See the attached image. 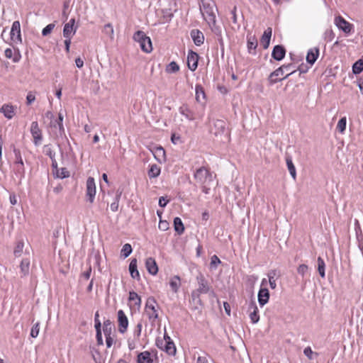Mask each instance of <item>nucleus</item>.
Instances as JSON below:
<instances>
[{
    "label": "nucleus",
    "instance_id": "79ce46f5",
    "mask_svg": "<svg viewBox=\"0 0 363 363\" xmlns=\"http://www.w3.org/2000/svg\"><path fill=\"white\" fill-rule=\"evenodd\" d=\"M179 70V66L175 62H171L165 69L167 73H175Z\"/></svg>",
    "mask_w": 363,
    "mask_h": 363
},
{
    "label": "nucleus",
    "instance_id": "2f4dec72",
    "mask_svg": "<svg viewBox=\"0 0 363 363\" xmlns=\"http://www.w3.org/2000/svg\"><path fill=\"white\" fill-rule=\"evenodd\" d=\"M286 165H287V167H288V169H289V172L291 176L292 177V178L294 179H296V168H295V166L294 165L291 158L289 157H287L286 158Z\"/></svg>",
    "mask_w": 363,
    "mask_h": 363
},
{
    "label": "nucleus",
    "instance_id": "de8ad7c7",
    "mask_svg": "<svg viewBox=\"0 0 363 363\" xmlns=\"http://www.w3.org/2000/svg\"><path fill=\"white\" fill-rule=\"evenodd\" d=\"M56 175L57 177L63 179L69 176V172L66 168L57 169Z\"/></svg>",
    "mask_w": 363,
    "mask_h": 363
},
{
    "label": "nucleus",
    "instance_id": "cd10ccee",
    "mask_svg": "<svg viewBox=\"0 0 363 363\" xmlns=\"http://www.w3.org/2000/svg\"><path fill=\"white\" fill-rule=\"evenodd\" d=\"M138 363H152V359L149 352L145 351L138 355Z\"/></svg>",
    "mask_w": 363,
    "mask_h": 363
},
{
    "label": "nucleus",
    "instance_id": "f704fd0d",
    "mask_svg": "<svg viewBox=\"0 0 363 363\" xmlns=\"http://www.w3.org/2000/svg\"><path fill=\"white\" fill-rule=\"evenodd\" d=\"M129 300L130 301H133L134 305L137 307H140L141 305V298L138 296V294L135 291H130L129 292Z\"/></svg>",
    "mask_w": 363,
    "mask_h": 363
},
{
    "label": "nucleus",
    "instance_id": "58836bf2",
    "mask_svg": "<svg viewBox=\"0 0 363 363\" xmlns=\"http://www.w3.org/2000/svg\"><path fill=\"white\" fill-rule=\"evenodd\" d=\"M103 32L111 40L113 39L114 30L113 26L111 23H107L104 26Z\"/></svg>",
    "mask_w": 363,
    "mask_h": 363
},
{
    "label": "nucleus",
    "instance_id": "9b49d317",
    "mask_svg": "<svg viewBox=\"0 0 363 363\" xmlns=\"http://www.w3.org/2000/svg\"><path fill=\"white\" fill-rule=\"evenodd\" d=\"M335 26L345 33H350L352 30V25L339 16L335 18Z\"/></svg>",
    "mask_w": 363,
    "mask_h": 363
},
{
    "label": "nucleus",
    "instance_id": "37998d69",
    "mask_svg": "<svg viewBox=\"0 0 363 363\" xmlns=\"http://www.w3.org/2000/svg\"><path fill=\"white\" fill-rule=\"evenodd\" d=\"M347 119L346 117H342L340 118L337 124L336 128L337 130L343 133L346 129Z\"/></svg>",
    "mask_w": 363,
    "mask_h": 363
},
{
    "label": "nucleus",
    "instance_id": "338daca9",
    "mask_svg": "<svg viewBox=\"0 0 363 363\" xmlns=\"http://www.w3.org/2000/svg\"><path fill=\"white\" fill-rule=\"evenodd\" d=\"M168 200H167L164 196H162L159 199V205L161 207H164L168 203Z\"/></svg>",
    "mask_w": 363,
    "mask_h": 363
},
{
    "label": "nucleus",
    "instance_id": "e433bc0d",
    "mask_svg": "<svg viewBox=\"0 0 363 363\" xmlns=\"http://www.w3.org/2000/svg\"><path fill=\"white\" fill-rule=\"evenodd\" d=\"M317 262H318V271L319 272V274H320V276L322 278H324L325 276V262H324V260L320 257H318Z\"/></svg>",
    "mask_w": 363,
    "mask_h": 363
},
{
    "label": "nucleus",
    "instance_id": "0eeeda50",
    "mask_svg": "<svg viewBox=\"0 0 363 363\" xmlns=\"http://www.w3.org/2000/svg\"><path fill=\"white\" fill-rule=\"evenodd\" d=\"M30 133L33 137V141L35 146H39L41 145L43 141V134L42 130L39 128L38 123L37 121H33L30 125Z\"/></svg>",
    "mask_w": 363,
    "mask_h": 363
},
{
    "label": "nucleus",
    "instance_id": "0e129e2a",
    "mask_svg": "<svg viewBox=\"0 0 363 363\" xmlns=\"http://www.w3.org/2000/svg\"><path fill=\"white\" fill-rule=\"evenodd\" d=\"M113 338L111 336L106 337V344L107 347H111L113 344Z\"/></svg>",
    "mask_w": 363,
    "mask_h": 363
},
{
    "label": "nucleus",
    "instance_id": "9d476101",
    "mask_svg": "<svg viewBox=\"0 0 363 363\" xmlns=\"http://www.w3.org/2000/svg\"><path fill=\"white\" fill-rule=\"evenodd\" d=\"M75 24V19L71 18L69 22L65 24L63 28V36L65 38H72L77 30V26Z\"/></svg>",
    "mask_w": 363,
    "mask_h": 363
},
{
    "label": "nucleus",
    "instance_id": "c03bdc74",
    "mask_svg": "<svg viewBox=\"0 0 363 363\" xmlns=\"http://www.w3.org/2000/svg\"><path fill=\"white\" fill-rule=\"evenodd\" d=\"M303 354L308 358V359L310 360H312L315 357H318V353L313 352L311 347H306L304 350H303Z\"/></svg>",
    "mask_w": 363,
    "mask_h": 363
},
{
    "label": "nucleus",
    "instance_id": "412c9836",
    "mask_svg": "<svg viewBox=\"0 0 363 363\" xmlns=\"http://www.w3.org/2000/svg\"><path fill=\"white\" fill-rule=\"evenodd\" d=\"M191 36L195 43V45L199 46L203 43L204 35L199 30H192L191 32Z\"/></svg>",
    "mask_w": 363,
    "mask_h": 363
},
{
    "label": "nucleus",
    "instance_id": "6e6552de",
    "mask_svg": "<svg viewBox=\"0 0 363 363\" xmlns=\"http://www.w3.org/2000/svg\"><path fill=\"white\" fill-rule=\"evenodd\" d=\"M196 279L199 287L196 291L193 292L192 295L199 296L201 294H207L209 291V286L204 277L200 274Z\"/></svg>",
    "mask_w": 363,
    "mask_h": 363
},
{
    "label": "nucleus",
    "instance_id": "3c124183",
    "mask_svg": "<svg viewBox=\"0 0 363 363\" xmlns=\"http://www.w3.org/2000/svg\"><path fill=\"white\" fill-rule=\"evenodd\" d=\"M40 330V324L39 323H36L31 328L30 336L32 337H37L39 334Z\"/></svg>",
    "mask_w": 363,
    "mask_h": 363
},
{
    "label": "nucleus",
    "instance_id": "423d86ee",
    "mask_svg": "<svg viewBox=\"0 0 363 363\" xmlns=\"http://www.w3.org/2000/svg\"><path fill=\"white\" fill-rule=\"evenodd\" d=\"M96 192V184L93 177H89L86 182V196L87 201L92 203Z\"/></svg>",
    "mask_w": 363,
    "mask_h": 363
},
{
    "label": "nucleus",
    "instance_id": "864d4df0",
    "mask_svg": "<svg viewBox=\"0 0 363 363\" xmlns=\"http://www.w3.org/2000/svg\"><path fill=\"white\" fill-rule=\"evenodd\" d=\"M308 271V267L306 264H301L298 266L297 269V272L299 274L302 276V277H304L305 274Z\"/></svg>",
    "mask_w": 363,
    "mask_h": 363
},
{
    "label": "nucleus",
    "instance_id": "09e8293b",
    "mask_svg": "<svg viewBox=\"0 0 363 363\" xmlns=\"http://www.w3.org/2000/svg\"><path fill=\"white\" fill-rule=\"evenodd\" d=\"M142 328H143V325L140 321L136 325V326L134 329V331H133V337H135V339H140V337L141 335V331H142Z\"/></svg>",
    "mask_w": 363,
    "mask_h": 363
},
{
    "label": "nucleus",
    "instance_id": "f257e3e1",
    "mask_svg": "<svg viewBox=\"0 0 363 363\" xmlns=\"http://www.w3.org/2000/svg\"><path fill=\"white\" fill-rule=\"evenodd\" d=\"M196 184L202 189L204 194H208L211 184L213 182V175L206 167H200L194 174Z\"/></svg>",
    "mask_w": 363,
    "mask_h": 363
},
{
    "label": "nucleus",
    "instance_id": "ea45409f",
    "mask_svg": "<svg viewBox=\"0 0 363 363\" xmlns=\"http://www.w3.org/2000/svg\"><path fill=\"white\" fill-rule=\"evenodd\" d=\"M201 99H205L204 91H203V88L201 87V86L196 85V99L197 101L201 102Z\"/></svg>",
    "mask_w": 363,
    "mask_h": 363
},
{
    "label": "nucleus",
    "instance_id": "b1692460",
    "mask_svg": "<svg viewBox=\"0 0 363 363\" xmlns=\"http://www.w3.org/2000/svg\"><path fill=\"white\" fill-rule=\"evenodd\" d=\"M137 264V259L135 258L133 259L129 264V271L132 278L139 279L140 273L138 270Z\"/></svg>",
    "mask_w": 363,
    "mask_h": 363
},
{
    "label": "nucleus",
    "instance_id": "c85d7f7f",
    "mask_svg": "<svg viewBox=\"0 0 363 363\" xmlns=\"http://www.w3.org/2000/svg\"><path fill=\"white\" fill-rule=\"evenodd\" d=\"M210 26L211 30L219 38L218 40L220 45H223V39L221 38V28L216 25V19L214 23H207Z\"/></svg>",
    "mask_w": 363,
    "mask_h": 363
},
{
    "label": "nucleus",
    "instance_id": "c756f323",
    "mask_svg": "<svg viewBox=\"0 0 363 363\" xmlns=\"http://www.w3.org/2000/svg\"><path fill=\"white\" fill-rule=\"evenodd\" d=\"M160 172H161V169L160 167L154 164H152L150 167V169L148 171V177L152 179V178H156L160 174Z\"/></svg>",
    "mask_w": 363,
    "mask_h": 363
},
{
    "label": "nucleus",
    "instance_id": "69168bd1",
    "mask_svg": "<svg viewBox=\"0 0 363 363\" xmlns=\"http://www.w3.org/2000/svg\"><path fill=\"white\" fill-rule=\"evenodd\" d=\"M71 38H65V50H66L67 52H69Z\"/></svg>",
    "mask_w": 363,
    "mask_h": 363
},
{
    "label": "nucleus",
    "instance_id": "7c9ffc66",
    "mask_svg": "<svg viewBox=\"0 0 363 363\" xmlns=\"http://www.w3.org/2000/svg\"><path fill=\"white\" fill-rule=\"evenodd\" d=\"M247 45L249 52H252V50H255L257 46V41L254 35H247Z\"/></svg>",
    "mask_w": 363,
    "mask_h": 363
},
{
    "label": "nucleus",
    "instance_id": "c9c22d12",
    "mask_svg": "<svg viewBox=\"0 0 363 363\" xmlns=\"http://www.w3.org/2000/svg\"><path fill=\"white\" fill-rule=\"evenodd\" d=\"M112 326L111 320H106L104 322L103 330L105 337L111 336Z\"/></svg>",
    "mask_w": 363,
    "mask_h": 363
},
{
    "label": "nucleus",
    "instance_id": "6ab92c4d",
    "mask_svg": "<svg viewBox=\"0 0 363 363\" xmlns=\"http://www.w3.org/2000/svg\"><path fill=\"white\" fill-rule=\"evenodd\" d=\"M0 112L8 118L11 119L15 115V107L10 104H4L0 109Z\"/></svg>",
    "mask_w": 363,
    "mask_h": 363
},
{
    "label": "nucleus",
    "instance_id": "680f3d73",
    "mask_svg": "<svg viewBox=\"0 0 363 363\" xmlns=\"http://www.w3.org/2000/svg\"><path fill=\"white\" fill-rule=\"evenodd\" d=\"M159 228L161 230L165 231L169 228V223L165 220H160L159 223Z\"/></svg>",
    "mask_w": 363,
    "mask_h": 363
},
{
    "label": "nucleus",
    "instance_id": "ddd939ff",
    "mask_svg": "<svg viewBox=\"0 0 363 363\" xmlns=\"http://www.w3.org/2000/svg\"><path fill=\"white\" fill-rule=\"evenodd\" d=\"M249 317L252 323H257L259 320V310L255 301H251L248 307Z\"/></svg>",
    "mask_w": 363,
    "mask_h": 363
},
{
    "label": "nucleus",
    "instance_id": "f03ea898",
    "mask_svg": "<svg viewBox=\"0 0 363 363\" xmlns=\"http://www.w3.org/2000/svg\"><path fill=\"white\" fill-rule=\"evenodd\" d=\"M200 10L204 20L207 23H214L216 19V5L213 0H201Z\"/></svg>",
    "mask_w": 363,
    "mask_h": 363
},
{
    "label": "nucleus",
    "instance_id": "f3484780",
    "mask_svg": "<svg viewBox=\"0 0 363 363\" xmlns=\"http://www.w3.org/2000/svg\"><path fill=\"white\" fill-rule=\"evenodd\" d=\"M272 30L271 28H267L260 39V43L264 49H267L269 45Z\"/></svg>",
    "mask_w": 363,
    "mask_h": 363
},
{
    "label": "nucleus",
    "instance_id": "473e14b6",
    "mask_svg": "<svg viewBox=\"0 0 363 363\" xmlns=\"http://www.w3.org/2000/svg\"><path fill=\"white\" fill-rule=\"evenodd\" d=\"M174 226L175 231L177 232L179 234H182L184 233V227L181 218H179V217H176L174 219Z\"/></svg>",
    "mask_w": 363,
    "mask_h": 363
},
{
    "label": "nucleus",
    "instance_id": "8fccbe9b",
    "mask_svg": "<svg viewBox=\"0 0 363 363\" xmlns=\"http://www.w3.org/2000/svg\"><path fill=\"white\" fill-rule=\"evenodd\" d=\"M23 250V242H18L14 249L13 253L16 257L21 256Z\"/></svg>",
    "mask_w": 363,
    "mask_h": 363
},
{
    "label": "nucleus",
    "instance_id": "5fc2aeb1",
    "mask_svg": "<svg viewBox=\"0 0 363 363\" xmlns=\"http://www.w3.org/2000/svg\"><path fill=\"white\" fill-rule=\"evenodd\" d=\"M138 340L139 339H135L134 337L133 339H129L128 340V346L130 350H133L137 347V342Z\"/></svg>",
    "mask_w": 363,
    "mask_h": 363
},
{
    "label": "nucleus",
    "instance_id": "774afa93",
    "mask_svg": "<svg viewBox=\"0 0 363 363\" xmlns=\"http://www.w3.org/2000/svg\"><path fill=\"white\" fill-rule=\"evenodd\" d=\"M196 363H209L206 356L199 357Z\"/></svg>",
    "mask_w": 363,
    "mask_h": 363
},
{
    "label": "nucleus",
    "instance_id": "4d7b16f0",
    "mask_svg": "<svg viewBox=\"0 0 363 363\" xmlns=\"http://www.w3.org/2000/svg\"><path fill=\"white\" fill-rule=\"evenodd\" d=\"M99 313L96 312L95 313V317H94L95 328H96V331L101 330V323L99 319Z\"/></svg>",
    "mask_w": 363,
    "mask_h": 363
},
{
    "label": "nucleus",
    "instance_id": "052dcab7",
    "mask_svg": "<svg viewBox=\"0 0 363 363\" xmlns=\"http://www.w3.org/2000/svg\"><path fill=\"white\" fill-rule=\"evenodd\" d=\"M220 263V260L216 255H213L211 257V265L212 267H216L217 265Z\"/></svg>",
    "mask_w": 363,
    "mask_h": 363
},
{
    "label": "nucleus",
    "instance_id": "f8f14e48",
    "mask_svg": "<svg viewBox=\"0 0 363 363\" xmlns=\"http://www.w3.org/2000/svg\"><path fill=\"white\" fill-rule=\"evenodd\" d=\"M11 38L14 43L21 42V25L18 21H14L12 24L11 29Z\"/></svg>",
    "mask_w": 363,
    "mask_h": 363
},
{
    "label": "nucleus",
    "instance_id": "6e6d98bb",
    "mask_svg": "<svg viewBox=\"0 0 363 363\" xmlns=\"http://www.w3.org/2000/svg\"><path fill=\"white\" fill-rule=\"evenodd\" d=\"M214 125H215L216 128H217L219 130V132H222L225 129V122L223 121L217 120L215 122Z\"/></svg>",
    "mask_w": 363,
    "mask_h": 363
},
{
    "label": "nucleus",
    "instance_id": "a18cd8bd",
    "mask_svg": "<svg viewBox=\"0 0 363 363\" xmlns=\"http://www.w3.org/2000/svg\"><path fill=\"white\" fill-rule=\"evenodd\" d=\"M324 40L327 42H331L335 38V33L332 29H327L323 33Z\"/></svg>",
    "mask_w": 363,
    "mask_h": 363
},
{
    "label": "nucleus",
    "instance_id": "72a5a7b5",
    "mask_svg": "<svg viewBox=\"0 0 363 363\" xmlns=\"http://www.w3.org/2000/svg\"><path fill=\"white\" fill-rule=\"evenodd\" d=\"M267 277L269 279V283L270 287L272 289H274L277 287V284H276L277 272H276V270L269 271L267 274Z\"/></svg>",
    "mask_w": 363,
    "mask_h": 363
},
{
    "label": "nucleus",
    "instance_id": "49530a36",
    "mask_svg": "<svg viewBox=\"0 0 363 363\" xmlns=\"http://www.w3.org/2000/svg\"><path fill=\"white\" fill-rule=\"evenodd\" d=\"M131 252H132L131 245L130 244H128V243L125 244L123 246V248L121 250V255L124 257H128L130 255Z\"/></svg>",
    "mask_w": 363,
    "mask_h": 363
},
{
    "label": "nucleus",
    "instance_id": "a211bd4d",
    "mask_svg": "<svg viewBox=\"0 0 363 363\" xmlns=\"http://www.w3.org/2000/svg\"><path fill=\"white\" fill-rule=\"evenodd\" d=\"M285 54V48L283 46L278 45L274 47L272 56L274 60L280 61L284 57Z\"/></svg>",
    "mask_w": 363,
    "mask_h": 363
},
{
    "label": "nucleus",
    "instance_id": "aec40b11",
    "mask_svg": "<svg viewBox=\"0 0 363 363\" xmlns=\"http://www.w3.org/2000/svg\"><path fill=\"white\" fill-rule=\"evenodd\" d=\"M319 55V49L318 48H313L308 51L306 55V62L311 65L315 63Z\"/></svg>",
    "mask_w": 363,
    "mask_h": 363
},
{
    "label": "nucleus",
    "instance_id": "a19ab883",
    "mask_svg": "<svg viewBox=\"0 0 363 363\" xmlns=\"http://www.w3.org/2000/svg\"><path fill=\"white\" fill-rule=\"evenodd\" d=\"M363 70V60H357L352 66V72L354 74H359Z\"/></svg>",
    "mask_w": 363,
    "mask_h": 363
},
{
    "label": "nucleus",
    "instance_id": "7ed1b4c3",
    "mask_svg": "<svg viewBox=\"0 0 363 363\" xmlns=\"http://www.w3.org/2000/svg\"><path fill=\"white\" fill-rule=\"evenodd\" d=\"M158 308L159 306L155 298L149 297L146 301L145 313L152 325L158 319Z\"/></svg>",
    "mask_w": 363,
    "mask_h": 363
},
{
    "label": "nucleus",
    "instance_id": "603ef678",
    "mask_svg": "<svg viewBox=\"0 0 363 363\" xmlns=\"http://www.w3.org/2000/svg\"><path fill=\"white\" fill-rule=\"evenodd\" d=\"M55 28V24L54 23H50L48 24V26H46L42 30V35L43 36H46L48 35H49L52 30L54 29Z\"/></svg>",
    "mask_w": 363,
    "mask_h": 363
},
{
    "label": "nucleus",
    "instance_id": "bf43d9fd",
    "mask_svg": "<svg viewBox=\"0 0 363 363\" xmlns=\"http://www.w3.org/2000/svg\"><path fill=\"white\" fill-rule=\"evenodd\" d=\"M35 100V96L32 92H28L26 96V103L28 105L31 104Z\"/></svg>",
    "mask_w": 363,
    "mask_h": 363
},
{
    "label": "nucleus",
    "instance_id": "393cba45",
    "mask_svg": "<svg viewBox=\"0 0 363 363\" xmlns=\"http://www.w3.org/2000/svg\"><path fill=\"white\" fill-rule=\"evenodd\" d=\"M30 271V259H23L20 264V272L22 277L28 275Z\"/></svg>",
    "mask_w": 363,
    "mask_h": 363
},
{
    "label": "nucleus",
    "instance_id": "4468645a",
    "mask_svg": "<svg viewBox=\"0 0 363 363\" xmlns=\"http://www.w3.org/2000/svg\"><path fill=\"white\" fill-rule=\"evenodd\" d=\"M199 55L197 53L189 51L187 56V65L189 69L194 71L198 67Z\"/></svg>",
    "mask_w": 363,
    "mask_h": 363
},
{
    "label": "nucleus",
    "instance_id": "1a4fd4ad",
    "mask_svg": "<svg viewBox=\"0 0 363 363\" xmlns=\"http://www.w3.org/2000/svg\"><path fill=\"white\" fill-rule=\"evenodd\" d=\"M118 331L123 334L127 331L128 326V320L123 310H119L117 313Z\"/></svg>",
    "mask_w": 363,
    "mask_h": 363
},
{
    "label": "nucleus",
    "instance_id": "39448f33",
    "mask_svg": "<svg viewBox=\"0 0 363 363\" xmlns=\"http://www.w3.org/2000/svg\"><path fill=\"white\" fill-rule=\"evenodd\" d=\"M135 41L139 43L143 51L149 53L152 50V42L143 31L138 30L133 35Z\"/></svg>",
    "mask_w": 363,
    "mask_h": 363
},
{
    "label": "nucleus",
    "instance_id": "e2e57ef3",
    "mask_svg": "<svg viewBox=\"0 0 363 363\" xmlns=\"http://www.w3.org/2000/svg\"><path fill=\"white\" fill-rule=\"evenodd\" d=\"M180 139L181 138L179 135H177L174 133L172 135L171 140L174 145L178 144L180 142Z\"/></svg>",
    "mask_w": 363,
    "mask_h": 363
},
{
    "label": "nucleus",
    "instance_id": "13d9d810",
    "mask_svg": "<svg viewBox=\"0 0 363 363\" xmlns=\"http://www.w3.org/2000/svg\"><path fill=\"white\" fill-rule=\"evenodd\" d=\"M17 161L16 162V165L18 166V170L21 171V169L23 170V162L20 155H16Z\"/></svg>",
    "mask_w": 363,
    "mask_h": 363
},
{
    "label": "nucleus",
    "instance_id": "4be33fe9",
    "mask_svg": "<svg viewBox=\"0 0 363 363\" xmlns=\"http://www.w3.org/2000/svg\"><path fill=\"white\" fill-rule=\"evenodd\" d=\"M179 113L189 121L196 119L194 113L186 105H183L179 108Z\"/></svg>",
    "mask_w": 363,
    "mask_h": 363
},
{
    "label": "nucleus",
    "instance_id": "20e7f679",
    "mask_svg": "<svg viewBox=\"0 0 363 363\" xmlns=\"http://www.w3.org/2000/svg\"><path fill=\"white\" fill-rule=\"evenodd\" d=\"M292 65L289 64L287 65H283L272 73L269 76V80L272 84L277 83L278 81H281L288 76L293 74L295 71L291 69Z\"/></svg>",
    "mask_w": 363,
    "mask_h": 363
},
{
    "label": "nucleus",
    "instance_id": "a878e982",
    "mask_svg": "<svg viewBox=\"0 0 363 363\" xmlns=\"http://www.w3.org/2000/svg\"><path fill=\"white\" fill-rule=\"evenodd\" d=\"M164 339L166 341L164 346V350L168 354H174L176 352V347L174 346V344L173 343V342L170 340L169 337H167L166 338V337L164 336Z\"/></svg>",
    "mask_w": 363,
    "mask_h": 363
},
{
    "label": "nucleus",
    "instance_id": "2eb2a0df",
    "mask_svg": "<svg viewBox=\"0 0 363 363\" xmlns=\"http://www.w3.org/2000/svg\"><path fill=\"white\" fill-rule=\"evenodd\" d=\"M145 267L147 272L152 275H156L158 272V267L156 261L152 257H148L145 260Z\"/></svg>",
    "mask_w": 363,
    "mask_h": 363
},
{
    "label": "nucleus",
    "instance_id": "4c0bfd02",
    "mask_svg": "<svg viewBox=\"0 0 363 363\" xmlns=\"http://www.w3.org/2000/svg\"><path fill=\"white\" fill-rule=\"evenodd\" d=\"M121 194H122V191H117L116 195V200H115V201H113V203H111L110 208H111V210L113 212L117 211L118 209V203H119V200L121 196Z\"/></svg>",
    "mask_w": 363,
    "mask_h": 363
},
{
    "label": "nucleus",
    "instance_id": "dca6fc26",
    "mask_svg": "<svg viewBox=\"0 0 363 363\" xmlns=\"http://www.w3.org/2000/svg\"><path fill=\"white\" fill-rule=\"evenodd\" d=\"M258 302L261 306L267 304L269 299V292L267 288H260L258 292Z\"/></svg>",
    "mask_w": 363,
    "mask_h": 363
},
{
    "label": "nucleus",
    "instance_id": "5701e85b",
    "mask_svg": "<svg viewBox=\"0 0 363 363\" xmlns=\"http://www.w3.org/2000/svg\"><path fill=\"white\" fill-rule=\"evenodd\" d=\"M155 158L159 162H164L166 160L165 151L162 147H157L152 150Z\"/></svg>",
    "mask_w": 363,
    "mask_h": 363
},
{
    "label": "nucleus",
    "instance_id": "bb28decb",
    "mask_svg": "<svg viewBox=\"0 0 363 363\" xmlns=\"http://www.w3.org/2000/svg\"><path fill=\"white\" fill-rule=\"evenodd\" d=\"M169 286L173 292L177 293L181 286V280L179 277L174 276L169 279Z\"/></svg>",
    "mask_w": 363,
    "mask_h": 363
}]
</instances>
